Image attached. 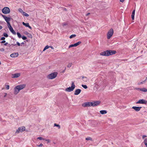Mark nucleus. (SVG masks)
Instances as JSON below:
<instances>
[{
    "mask_svg": "<svg viewBox=\"0 0 147 147\" xmlns=\"http://www.w3.org/2000/svg\"><path fill=\"white\" fill-rule=\"evenodd\" d=\"M81 42L79 41L76 43H75L74 44L71 45L69 46V48L72 47H76L80 45V44H81Z\"/></svg>",
    "mask_w": 147,
    "mask_h": 147,
    "instance_id": "nucleus-11",
    "label": "nucleus"
},
{
    "mask_svg": "<svg viewBox=\"0 0 147 147\" xmlns=\"http://www.w3.org/2000/svg\"><path fill=\"white\" fill-rule=\"evenodd\" d=\"M136 103L137 104H146L147 103V101L143 99H140Z\"/></svg>",
    "mask_w": 147,
    "mask_h": 147,
    "instance_id": "nucleus-10",
    "label": "nucleus"
},
{
    "mask_svg": "<svg viewBox=\"0 0 147 147\" xmlns=\"http://www.w3.org/2000/svg\"><path fill=\"white\" fill-rule=\"evenodd\" d=\"M82 86L84 88L86 89L88 88L87 86L85 85H82Z\"/></svg>",
    "mask_w": 147,
    "mask_h": 147,
    "instance_id": "nucleus-31",
    "label": "nucleus"
},
{
    "mask_svg": "<svg viewBox=\"0 0 147 147\" xmlns=\"http://www.w3.org/2000/svg\"><path fill=\"white\" fill-rule=\"evenodd\" d=\"M125 0H120V1L121 2H123Z\"/></svg>",
    "mask_w": 147,
    "mask_h": 147,
    "instance_id": "nucleus-46",
    "label": "nucleus"
},
{
    "mask_svg": "<svg viewBox=\"0 0 147 147\" xmlns=\"http://www.w3.org/2000/svg\"><path fill=\"white\" fill-rule=\"evenodd\" d=\"M2 12L4 14H8L10 13V10L9 7H5L2 9Z\"/></svg>",
    "mask_w": 147,
    "mask_h": 147,
    "instance_id": "nucleus-5",
    "label": "nucleus"
},
{
    "mask_svg": "<svg viewBox=\"0 0 147 147\" xmlns=\"http://www.w3.org/2000/svg\"><path fill=\"white\" fill-rule=\"evenodd\" d=\"M9 29L10 30V31L13 34L16 35V32L15 31L13 30V28L12 27H11L9 28Z\"/></svg>",
    "mask_w": 147,
    "mask_h": 147,
    "instance_id": "nucleus-17",
    "label": "nucleus"
},
{
    "mask_svg": "<svg viewBox=\"0 0 147 147\" xmlns=\"http://www.w3.org/2000/svg\"><path fill=\"white\" fill-rule=\"evenodd\" d=\"M7 95V93H5V95L4 96V97H5Z\"/></svg>",
    "mask_w": 147,
    "mask_h": 147,
    "instance_id": "nucleus-49",
    "label": "nucleus"
},
{
    "mask_svg": "<svg viewBox=\"0 0 147 147\" xmlns=\"http://www.w3.org/2000/svg\"><path fill=\"white\" fill-rule=\"evenodd\" d=\"M147 81V77H146V79L144 80L143 81L141 82L138 83V85H140L144 84Z\"/></svg>",
    "mask_w": 147,
    "mask_h": 147,
    "instance_id": "nucleus-18",
    "label": "nucleus"
},
{
    "mask_svg": "<svg viewBox=\"0 0 147 147\" xmlns=\"http://www.w3.org/2000/svg\"><path fill=\"white\" fill-rule=\"evenodd\" d=\"M113 34V30L112 29H110L107 34V38L109 39L112 36Z\"/></svg>",
    "mask_w": 147,
    "mask_h": 147,
    "instance_id": "nucleus-6",
    "label": "nucleus"
},
{
    "mask_svg": "<svg viewBox=\"0 0 147 147\" xmlns=\"http://www.w3.org/2000/svg\"><path fill=\"white\" fill-rule=\"evenodd\" d=\"M18 56V53H13L10 55V56L12 57H17Z\"/></svg>",
    "mask_w": 147,
    "mask_h": 147,
    "instance_id": "nucleus-16",
    "label": "nucleus"
},
{
    "mask_svg": "<svg viewBox=\"0 0 147 147\" xmlns=\"http://www.w3.org/2000/svg\"><path fill=\"white\" fill-rule=\"evenodd\" d=\"M50 47L51 49H53V48L52 46H50Z\"/></svg>",
    "mask_w": 147,
    "mask_h": 147,
    "instance_id": "nucleus-52",
    "label": "nucleus"
},
{
    "mask_svg": "<svg viewBox=\"0 0 147 147\" xmlns=\"http://www.w3.org/2000/svg\"><path fill=\"white\" fill-rule=\"evenodd\" d=\"M43 145L41 143L39 145H37V146L40 147V146H42Z\"/></svg>",
    "mask_w": 147,
    "mask_h": 147,
    "instance_id": "nucleus-39",
    "label": "nucleus"
},
{
    "mask_svg": "<svg viewBox=\"0 0 147 147\" xmlns=\"http://www.w3.org/2000/svg\"><path fill=\"white\" fill-rule=\"evenodd\" d=\"M8 44V43L7 42H6L5 43V44H4V45H5V46H6Z\"/></svg>",
    "mask_w": 147,
    "mask_h": 147,
    "instance_id": "nucleus-50",
    "label": "nucleus"
},
{
    "mask_svg": "<svg viewBox=\"0 0 147 147\" xmlns=\"http://www.w3.org/2000/svg\"><path fill=\"white\" fill-rule=\"evenodd\" d=\"M7 23V26L9 28L12 27L9 22Z\"/></svg>",
    "mask_w": 147,
    "mask_h": 147,
    "instance_id": "nucleus-32",
    "label": "nucleus"
},
{
    "mask_svg": "<svg viewBox=\"0 0 147 147\" xmlns=\"http://www.w3.org/2000/svg\"><path fill=\"white\" fill-rule=\"evenodd\" d=\"M20 76V73H17L12 74V78H15L19 77Z\"/></svg>",
    "mask_w": 147,
    "mask_h": 147,
    "instance_id": "nucleus-12",
    "label": "nucleus"
},
{
    "mask_svg": "<svg viewBox=\"0 0 147 147\" xmlns=\"http://www.w3.org/2000/svg\"><path fill=\"white\" fill-rule=\"evenodd\" d=\"M28 28H29L30 29H32V28H31V27L30 26H29V25L28 26Z\"/></svg>",
    "mask_w": 147,
    "mask_h": 147,
    "instance_id": "nucleus-47",
    "label": "nucleus"
},
{
    "mask_svg": "<svg viewBox=\"0 0 147 147\" xmlns=\"http://www.w3.org/2000/svg\"><path fill=\"white\" fill-rule=\"evenodd\" d=\"M72 63H69L67 64V67L69 68L70 67L72 66Z\"/></svg>",
    "mask_w": 147,
    "mask_h": 147,
    "instance_id": "nucleus-20",
    "label": "nucleus"
},
{
    "mask_svg": "<svg viewBox=\"0 0 147 147\" xmlns=\"http://www.w3.org/2000/svg\"><path fill=\"white\" fill-rule=\"evenodd\" d=\"M17 35H18V37L19 38H21V35L19 33L17 32Z\"/></svg>",
    "mask_w": 147,
    "mask_h": 147,
    "instance_id": "nucleus-36",
    "label": "nucleus"
},
{
    "mask_svg": "<svg viewBox=\"0 0 147 147\" xmlns=\"http://www.w3.org/2000/svg\"><path fill=\"white\" fill-rule=\"evenodd\" d=\"M144 143L146 147H147V138L145 139L144 141Z\"/></svg>",
    "mask_w": 147,
    "mask_h": 147,
    "instance_id": "nucleus-23",
    "label": "nucleus"
},
{
    "mask_svg": "<svg viewBox=\"0 0 147 147\" xmlns=\"http://www.w3.org/2000/svg\"><path fill=\"white\" fill-rule=\"evenodd\" d=\"M93 105V104L92 102H86L84 103L82 105V106L84 107H89L92 106Z\"/></svg>",
    "mask_w": 147,
    "mask_h": 147,
    "instance_id": "nucleus-8",
    "label": "nucleus"
},
{
    "mask_svg": "<svg viewBox=\"0 0 147 147\" xmlns=\"http://www.w3.org/2000/svg\"><path fill=\"white\" fill-rule=\"evenodd\" d=\"M90 14V13H88L87 14H86V16H88V15H89Z\"/></svg>",
    "mask_w": 147,
    "mask_h": 147,
    "instance_id": "nucleus-48",
    "label": "nucleus"
},
{
    "mask_svg": "<svg viewBox=\"0 0 147 147\" xmlns=\"http://www.w3.org/2000/svg\"><path fill=\"white\" fill-rule=\"evenodd\" d=\"M18 11L19 12L22 13H23V12H24L23 10L21 8L19 9Z\"/></svg>",
    "mask_w": 147,
    "mask_h": 147,
    "instance_id": "nucleus-33",
    "label": "nucleus"
},
{
    "mask_svg": "<svg viewBox=\"0 0 147 147\" xmlns=\"http://www.w3.org/2000/svg\"><path fill=\"white\" fill-rule=\"evenodd\" d=\"M5 40H3L1 42L2 43H5Z\"/></svg>",
    "mask_w": 147,
    "mask_h": 147,
    "instance_id": "nucleus-45",
    "label": "nucleus"
},
{
    "mask_svg": "<svg viewBox=\"0 0 147 147\" xmlns=\"http://www.w3.org/2000/svg\"><path fill=\"white\" fill-rule=\"evenodd\" d=\"M25 130V127L24 126H22L18 128L16 131V133L18 134L20 132H22Z\"/></svg>",
    "mask_w": 147,
    "mask_h": 147,
    "instance_id": "nucleus-7",
    "label": "nucleus"
},
{
    "mask_svg": "<svg viewBox=\"0 0 147 147\" xmlns=\"http://www.w3.org/2000/svg\"><path fill=\"white\" fill-rule=\"evenodd\" d=\"M142 108L141 107H132V108L134 109L136 111H140Z\"/></svg>",
    "mask_w": 147,
    "mask_h": 147,
    "instance_id": "nucleus-14",
    "label": "nucleus"
},
{
    "mask_svg": "<svg viewBox=\"0 0 147 147\" xmlns=\"http://www.w3.org/2000/svg\"><path fill=\"white\" fill-rule=\"evenodd\" d=\"M5 39V38L4 37H2L1 38V40H4Z\"/></svg>",
    "mask_w": 147,
    "mask_h": 147,
    "instance_id": "nucleus-41",
    "label": "nucleus"
},
{
    "mask_svg": "<svg viewBox=\"0 0 147 147\" xmlns=\"http://www.w3.org/2000/svg\"><path fill=\"white\" fill-rule=\"evenodd\" d=\"M116 52V51L114 50H107L101 52L100 55L102 56H108L115 54Z\"/></svg>",
    "mask_w": 147,
    "mask_h": 147,
    "instance_id": "nucleus-2",
    "label": "nucleus"
},
{
    "mask_svg": "<svg viewBox=\"0 0 147 147\" xmlns=\"http://www.w3.org/2000/svg\"><path fill=\"white\" fill-rule=\"evenodd\" d=\"M2 28L3 27L2 26H0V30L2 29Z\"/></svg>",
    "mask_w": 147,
    "mask_h": 147,
    "instance_id": "nucleus-51",
    "label": "nucleus"
},
{
    "mask_svg": "<svg viewBox=\"0 0 147 147\" xmlns=\"http://www.w3.org/2000/svg\"><path fill=\"white\" fill-rule=\"evenodd\" d=\"M75 86L74 82L72 83L71 86L66 88L65 91L68 92H70L73 91L75 88Z\"/></svg>",
    "mask_w": 147,
    "mask_h": 147,
    "instance_id": "nucleus-4",
    "label": "nucleus"
},
{
    "mask_svg": "<svg viewBox=\"0 0 147 147\" xmlns=\"http://www.w3.org/2000/svg\"><path fill=\"white\" fill-rule=\"evenodd\" d=\"M83 80L84 82H86L88 80V79L86 77H83Z\"/></svg>",
    "mask_w": 147,
    "mask_h": 147,
    "instance_id": "nucleus-22",
    "label": "nucleus"
},
{
    "mask_svg": "<svg viewBox=\"0 0 147 147\" xmlns=\"http://www.w3.org/2000/svg\"><path fill=\"white\" fill-rule=\"evenodd\" d=\"M146 137V136L144 135H143L142 136V138L143 139H144L145 137Z\"/></svg>",
    "mask_w": 147,
    "mask_h": 147,
    "instance_id": "nucleus-42",
    "label": "nucleus"
},
{
    "mask_svg": "<svg viewBox=\"0 0 147 147\" xmlns=\"http://www.w3.org/2000/svg\"><path fill=\"white\" fill-rule=\"evenodd\" d=\"M37 139H39L40 140H45V139H44V138H42V137H38L37 138Z\"/></svg>",
    "mask_w": 147,
    "mask_h": 147,
    "instance_id": "nucleus-35",
    "label": "nucleus"
},
{
    "mask_svg": "<svg viewBox=\"0 0 147 147\" xmlns=\"http://www.w3.org/2000/svg\"><path fill=\"white\" fill-rule=\"evenodd\" d=\"M49 47H50L48 45H47L44 49L43 51H45L46 50L48 49Z\"/></svg>",
    "mask_w": 147,
    "mask_h": 147,
    "instance_id": "nucleus-29",
    "label": "nucleus"
},
{
    "mask_svg": "<svg viewBox=\"0 0 147 147\" xmlns=\"http://www.w3.org/2000/svg\"><path fill=\"white\" fill-rule=\"evenodd\" d=\"M2 49L3 50V51L4 50V49Z\"/></svg>",
    "mask_w": 147,
    "mask_h": 147,
    "instance_id": "nucleus-54",
    "label": "nucleus"
},
{
    "mask_svg": "<svg viewBox=\"0 0 147 147\" xmlns=\"http://www.w3.org/2000/svg\"><path fill=\"white\" fill-rule=\"evenodd\" d=\"M100 113L102 114H105L107 113L106 110H101L100 111Z\"/></svg>",
    "mask_w": 147,
    "mask_h": 147,
    "instance_id": "nucleus-21",
    "label": "nucleus"
},
{
    "mask_svg": "<svg viewBox=\"0 0 147 147\" xmlns=\"http://www.w3.org/2000/svg\"><path fill=\"white\" fill-rule=\"evenodd\" d=\"M93 104L92 106H96L98 105L100 103V102L99 101H94L92 102Z\"/></svg>",
    "mask_w": 147,
    "mask_h": 147,
    "instance_id": "nucleus-13",
    "label": "nucleus"
},
{
    "mask_svg": "<svg viewBox=\"0 0 147 147\" xmlns=\"http://www.w3.org/2000/svg\"><path fill=\"white\" fill-rule=\"evenodd\" d=\"M1 62L0 61V65H1Z\"/></svg>",
    "mask_w": 147,
    "mask_h": 147,
    "instance_id": "nucleus-53",
    "label": "nucleus"
},
{
    "mask_svg": "<svg viewBox=\"0 0 147 147\" xmlns=\"http://www.w3.org/2000/svg\"><path fill=\"white\" fill-rule=\"evenodd\" d=\"M2 17L4 19L7 23L9 22L11 20V18L7 17L1 14Z\"/></svg>",
    "mask_w": 147,
    "mask_h": 147,
    "instance_id": "nucleus-9",
    "label": "nucleus"
},
{
    "mask_svg": "<svg viewBox=\"0 0 147 147\" xmlns=\"http://www.w3.org/2000/svg\"><path fill=\"white\" fill-rule=\"evenodd\" d=\"M26 86V85L23 84L17 85L16 86L14 89V94H17L20 92V90L23 89Z\"/></svg>",
    "mask_w": 147,
    "mask_h": 147,
    "instance_id": "nucleus-1",
    "label": "nucleus"
},
{
    "mask_svg": "<svg viewBox=\"0 0 147 147\" xmlns=\"http://www.w3.org/2000/svg\"><path fill=\"white\" fill-rule=\"evenodd\" d=\"M135 89L137 90H140V89H141V88H136Z\"/></svg>",
    "mask_w": 147,
    "mask_h": 147,
    "instance_id": "nucleus-43",
    "label": "nucleus"
},
{
    "mask_svg": "<svg viewBox=\"0 0 147 147\" xmlns=\"http://www.w3.org/2000/svg\"><path fill=\"white\" fill-rule=\"evenodd\" d=\"M54 126H56V127H58V129H60V125L58 124H57L56 123H55L54 124Z\"/></svg>",
    "mask_w": 147,
    "mask_h": 147,
    "instance_id": "nucleus-28",
    "label": "nucleus"
},
{
    "mask_svg": "<svg viewBox=\"0 0 147 147\" xmlns=\"http://www.w3.org/2000/svg\"><path fill=\"white\" fill-rule=\"evenodd\" d=\"M135 10H133L132 12V15H131V18L133 20H134V15L135 13Z\"/></svg>",
    "mask_w": 147,
    "mask_h": 147,
    "instance_id": "nucleus-19",
    "label": "nucleus"
},
{
    "mask_svg": "<svg viewBox=\"0 0 147 147\" xmlns=\"http://www.w3.org/2000/svg\"><path fill=\"white\" fill-rule=\"evenodd\" d=\"M81 90L80 89H78L76 90L74 92V94L78 95L81 92Z\"/></svg>",
    "mask_w": 147,
    "mask_h": 147,
    "instance_id": "nucleus-15",
    "label": "nucleus"
},
{
    "mask_svg": "<svg viewBox=\"0 0 147 147\" xmlns=\"http://www.w3.org/2000/svg\"><path fill=\"white\" fill-rule=\"evenodd\" d=\"M76 34H73V35H71L70 37H69V38H74V37H75L76 36Z\"/></svg>",
    "mask_w": 147,
    "mask_h": 147,
    "instance_id": "nucleus-30",
    "label": "nucleus"
},
{
    "mask_svg": "<svg viewBox=\"0 0 147 147\" xmlns=\"http://www.w3.org/2000/svg\"><path fill=\"white\" fill-rule=\"evenodd\" d=\"M17 44L19 46H20V43L18 42H17Z\"/></svg>",
    "mask_w": 147,
    "mask_h": 147,
    "instance_id": "nucleus-44",
    "label": "nucleus"
},
{
    "mask_svg": "<svg viewBox=\"0 0 147 147\" xmlns=\"http://www.w3.org/2000/svg\"><path fill=\"white\" fill-rule=\"evenodd\" d=\"M22 14L23 15L26 17H28L29 16V15L24 12H23Z\"/></svg>",
    "mask_w": 147,
    "mask_h": 147,
    "instance_id": "nucleus-27",
    "label": "nucleus"
},
{
    "mask_svg": "<svg viewBox=\"0 0 147 147\" xmlns=\"http://www.w3.org/2000/svg\"><path fill=\"white\" fill-rule=\"evenodd\" d=\"M22 39L24 40H25L27 38L26 37L24 36H23L22 37Z\"/></svg>",
    "mask_w": 147,
    "mask_h": 147,
    "instance_id": "nucleus-38",
    "label": "nucleus"
},
{
    "mask_svg": "<svg viewBox=\"0 0 147 147\" xmlns=\"http://www.w3.org/2000/svg\"><path fill=\"white\" fill-rule=\"evenodd\" d=\"M45 141L47 142V143H49L50 142V140L49 139L45 140Z\"/></svg>",
    "mask_w": 147,
    "mask_h": 147,
    "instance_id": "nucleus-40",
    "label": "nucleus"
},
{
    "mask_svg": "<svg viewBox=\"0 0 147 147\" xmlns=\"http://www.w3.org/2000/svg\"><path fill=\"white\" fill-rule=\"evenodd\" d=\"M86 140H89L91 141H93V140L92 138L90 137H88L86 138Z\"/></svg>",
    "mask_w": 147,
    "mask_h": 147,
    "instance_id": "nucleus-25",
    "label": "nucleus"
},
{
    "mask_svg": "<svg viewBox=\"0 0 147 147\" xmlns=\"http://www.w3.org/2000/svg\"><path fill=\"white\" fill-rule=\"evenodd\" d=\"M3 35L5 37H8V35L6 33H4Z\"/></svg>",
    "mask_w": 147,
    "mask_h": 147,
    "instance_id": "nucleus-34",
    "label": "nucleus"
},
{
    "mask_svg": "<svg viewBox=\"0 0 147 147\" xmlns=\"http://www.w3.org/2000/svg\"><path fill=\"white\" fill-rule=\"evenodd\" d=\"M6 88L7 90H8L9 89V85H7L6 86Z\"/></svg>",
    "mask_w": 147,
    "mask_h": 147,
    "instance_id": "nucleus-37",
    "label": "nucleus"
},
{
    "mask_svg": "<svg viewBox=\"0 0 147 147\" xmlns=\"http://www.w3.org/2000/svg\"><path fill=\"white\" fill-rule=\"evenodd\" d=\"M57 75V72H55L50 74L47 76V78L49 79H52L55 78Z\"/></svg>",
    "mask_w": 147,
    "mask_h": 147,
    "instance_id": "nucleus-3",
    "label": "nucleus"
},
{
    "mask_svg": "<svg viewBox=\"0 0 147 147\" xmlns=\"http://www.w3.org/2000/svg\"><path fill=\"white\" fill-rule=\"evenodd\" d=\"M22 24L24 25L27 27L29 25V24L28 23H25L24 22H23Z\"/></svg>",
    "mask_w": 147,
    "mask_h": 147,
    "instance_id": "nucleus-26",
    "label": "nucleus"
},
{
    "mask_svg": "<svg viewBox=\"0 0 147 147\" xmlns=\"http://www.w3.org/2000/svg\"><path fill=\"white\" fill-rule=\"evenodd\" d=\"M140 90L144 92H147V89L145 88H143L140 89Z\"/></svg>",
    "mask_w": 147,
    "mask_h": 147,
    "instance_id": "nucleus-24",
    "label": "nucleus"
}]
</instances>
